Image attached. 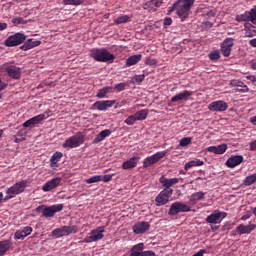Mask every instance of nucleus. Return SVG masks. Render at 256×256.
I'll list each match as a JSON object with an SVG mask.
<instances>
[{
	"mask_svg": "<svg viewBox=\"0 0 256 256\" xmlns=\"http://www.w3.org/2000/svg\"><path fill=\"white\" fill-rule=\"evenodd\" d=\"M195 5V0H177L176 15L181 21H187L191 15V8Z\"/></svg>",
	"mask_w": 256,
	"mask_h": 256,
	"instance_id": "nucleus-1",
	"label": "nucleus"
},
{
	"mask_svg": "<svg viewBox=\"0 0 256 256\" xmlns=\"http://www.w3.org/2000/svg\"><path fill=\"white\" fill-rule=\"evenodd\" d=\"M90 57L99 63H113L115 61V55L105 48H94L90 50Z\"/></svg>",
	"mask_w": 256,
	"mask_h": 256,
	"instance_id": "nucleus-2",
	"label": "nucleus"
},
{
	"mask_svg": "<svg viewBox=\"0 0 256 256\" xmlns=\"http://www.w3.org/2000/svg\"><path fill=\"white\" fill-rule=\"evenodd\" d=\"M85 143V135L79 132L74 136L69 137L66 141L62 144L64 149H75L77 147H81Z\"/></svg>",
	"mask_w": 256,
	"mask_h": 256,
	"instance_id": "nucleus-3",
	"label": "nucleus"
},
{
	"mask_svg": "<svg viewBox=\"0 0 256 256\" xmlns=\"http://www.w3.org/2000/svg\"><path fill=\"white\" fill-rule=\"evenodd\" d=\"M27 188V180H22L17 183H15L13 186L7 189L5 201L9 199H13L16 195H20V193H23L25 189Z\"/></svg>",
	"mask_w": 256,
	"mask_h": 256,
	"instance_id": "nucleus-4",
	"label": "nucleus"
},
{
	"mask_svg": "<svg viewBox=\"0 0 256 256\" xmlns=\"http://www.w3.org/2000/svg\"><path fill=\"white\" fill-rule=\"evenodd\" d=\"M43 217H55V213L63 211V204H55L52 206L40 205L36 208V213H41Z\"/></svg>",
	"mask_w": 256,
	"mask_h": 256,
	"instance_id": "nucleus-5",
	"label": "nucleus"
},
{
	"mask_svg": "<svg viewBox=\"0 0 256 256\" xmlns=\"http://www.w3.org/2000/svg\"><path fill=\"white\" fill-rule=\"evenodd\" d=\"M77 231H79V228L75 225L62 226L60 228L54 229L51 235L52 237H55V239H60V237H67L71 235V233H77Z\"/></svg>",
	"mask_w": 256,
	"mask_h": 256,
	"instance_id": "nucleus-6",
	"label": "nucleus"
},
{
	"mask_svg": "<svg viewBox=\"0 0 256 256\" xmlns=\"http://www.w3.org/2000/svg\"><path fill=\"white\" fill-rule=\"evenodd\" d=\"M189 211H191V206L183 202H174L169 208L168 215L175 217V215H179V213H189Z\"/></svg>",
	"mask_w": 256,
	"mask_h": 256,
	"instance_id": "nucleus-7",
	"label": "nucleus"
},
{
	"mask_svg": "<svg viewBox=\"0 0 256 256\" xmlns=\"http://www.w3.org/2000/svg\"><path fill=\"white\" fill-rule=\"evenodd\" d=\"M25 39H27V36H25V34L21 32H18V33H15L14 35L9 36L4 41V45L5 47H17L22 43H25Z\"/></svg>",
	"mask_w": 256,
	"mask_h": 256,
	"instance_id": "nucleus-8",
	"label": "nucleus"
},
{
	"mask_svg": "<svg viewBox=\"0 0 256 256\" xmlns=\"http://www.w3.org/2000/svg\"><path fill=\"white\" fill-rule=\"evenodd\" d=\"M1 71H3V73H7L8 77L11 79H21V68L15 65L5 63L1 66Z\"/></svg>",
	"mask_w": 256,
	"mask_h": 256,
	"instance_id": "nucleus-9",
	"label": "nucleus"
},
{
	"mask_svg": "<svg viewBox=\"0 0 256 256\" xmlns=\"http://www.w3.org/2000/svg\"><path fill=\"white\" fill-rule=\"evenodd\" d=\"M172 195H173V189L162 190L155 198L156 206L161 207L163 205H167Z\"/></svg>",
	"mask_w": 256,
	"mask_h": 256,
	"instance_id": "nucleus-10",
	"label": "nucleus"
},
{
	"mask_svg": "<svg viewBox=\"0 0 256 256\" xmlns=\"http://www.w3.org/2000/svg\"><path fill=\"white\" fill-rule=\"evenodd\" d=\"M227 217L226 212H221L220 210H214V212L208 215L205 219L206 223L209 225H219Z\"/></svg>",
	"mask_w": 256,
	"mask_h": 256,
	"instance_id": "nucleus-11",
	"label": "nucleus"
},
{
	"mask_svg": "<svg viewBox=\"0 0 256 256\" xmlns=\"http://www.w3.org/2000/svg\"><path fill=\"white\" fill-rule=\"evenodd\" d=\"M165 155H167V152L160 151L151 156L146 157L143 160V168L147 169V167H151V165H155V163H157L158 161H161V159H163Z\"/></svg>",
	"mask_w": 256,
	"mask_h": 256,
	"instance_id": "nucleus-12",
	"label": "nucleus"
},
{
	"mask_svg": "<svg viewBox=\"0 0 256 256\" xmlns=\"http://www.w3.org/2000/svg\"><path fill=\"white\" fill-rule=\"evenodd\" d=\"M105 226H99L96 229L91 230L90 236L85 238V243H93L95 241H101L105 237Z\"/></svg>",
	"mask_w": 256,
	"mask_h": 256,
	"instance_id": "nucleus-13",
	"label": "nucleus"
},
{
	"mask_svg": "<svg viewBox=\"0 0 256 256\" xmlns=\"http://www.w3.org/2000/svg\"><path fill=\"white\" fill-rule=\"evenodd\" d=\"M209 111L223 113L229 109V104L223 100H216L208 105Z\"/></svg>",
	"mask_w": 256,
	"mask_h": 256,
	"instance_id": "nucleus-14",
	"label": "nucleus"
},
{
	"mask_svg": "<svg viewBox=\"0 0 256 256\" xmlns=\"http://www.w3.org/2000/svg\"><path fill=\"white\" fill-rule=\"evenodd\" d=\"M234 39L233 38H226L220 47V51L223 55V57H229L231 55V50L233 49L234 45Z\"/></svg>",
	"mask_w": 256,
	"mask_h": 256,
	"instance_id": "nucleus-15",
	"label": "nucleus"
},
{
	"mask_svg": "<svg viewBox=\"0 0 256 256\" xmlns=\"http://www.w3.org/2000/svg\"><path fill=\"white\" fill-rule=\"evenodd\" d=\"M61 181H62L61 177L52 178L42 186V191H44V193H49V191H53V189H57V187L61 185Z\"/></svg>",
	"mask_w": 256,
	"mask_h": 256,
	"instance_id": "nucleus-16",
	"label": "nucleus"
},
{
	"mask_svg": "<svg viewBox=\"0 0 256 256\" xmlns=\"http://www.w3.org/2000/svg\"><path fill=\"white\" fill-rule=\"evenodd\" d=\"M31 233H33V228L31 226H25L14 233V239H16V241H23V239L29 237Z\"/></svg>",
	"mask_w": 256,
	"mask_h": 256,
	"instance_id": "nucleus-17",
	"label": "nucleus"
},
{
	"mask_svg": "<svg viewBox=\"0 0 256 256\" xmlns=\"http://www.w3.org/2000/svg\"><path fill=\"white\" fill-rule=\"evenodd\" d=\"M115 100H98L93 104V107L98 111H107V109L113 107Z\"/></svg>",
	"mask_w": 256,
	"mask_h": 256,
	"instance_id": "nucleus-18",
	"label": "nucleus"
},
{
	"mask_svg": "<svg viewBox=\"0 0 256 256\" xmlns=\"http://www.w3.org/2000/svg\"><path fill=\"white\" fill-rule=\"evenodd\" d=\"M150 227L149 222H138L132 227V231L135 235H142L143 233H147Z\"/></svg>",
	"mask_w": 256,
	"mask_h": 256,
	"instance_id": "nucleus-19",
	"label": "nucleus"
},
{
	"mask_svg": "<svg viewBox=\"0 0 256 256\" xmlns=\"http://www.w3.org/2000/svg\"><path fill=\"white\" fill-rule=\"evenodd\" d=\"M256 229V224L249 223L248 225L240 224L236 227V231H238L239 235H249L253 233Z\"/></svg>",
	"mask_w": 256,
	"mask_h": 256,
	"instance_id": "nucleus-20",
	"label": "nucleus"
},
{
	"mask_svg": "<svg viewBox=\"0 0 256 256\" xmlns=\"http://www.w3.org/2000/svg\"><path fill=\"white\" fill-rule=\"evenodd\" d=\"M243 163V156L241 155H232L227 161L226 166L230 169H235L238 165Z\"/></svg>",
	"mask_w": 256,
	"mask_h": 256,
	"instance_id": "nucleus-21",
	"label": "nucleus"
},
{
	"mask_svg": "<svg viewBox=\"0 0 256 256\" xmlns=\"http://www.w3.org/2000/svg\"><path fill=\"white\" fill-rule=\"evenodd\" d=\"M230 85H231V87H241V89L235 88L236 93H249V87L247 85H245V83H243V81L231 80Z\"/></svg>",
	"mask_w": 256,
	"mask_h": 256,
	"instance_id": "nucleus-22",
	"label": "nucleus"
},
{
	"mask_svg": "<svg viewBox=\"0 0 256 256\" xmlns=\"http://www.w3.org/2000/svg\"><path fill=\"white\" fill-rule=\"evenodd\" d=\"M159 182L161 183L162 187H165V189H171L173 185H177L179 183V178H165V176H161L159 179Z\"/></svg>",
	"mask_w": 256,
	"mask_h": 256,
	"instance_id": "nucleus-23",
	"label": "nucleus"
},
{
	"mask_svg": "<svg viewBox=\"0 0 256 256\" xmlns=\"http://www.w3.org/2000/svg\"><path fill=\"white\" fill-rule=\"evenodd\" d=\"M192 95H193L192 92H190L188 90H184L183 92L173 96L171 98V102L172 103H179V101H187V99H189Z\"/></svg>",
	"mask_w": 256,
	"mask_h": 256,
	"instance_id": "nucleus-24",
	"label": "nucleus"
},
{
	"mask_svg": "<svg viewBox=\"0 0 256 256\" xmlns=\"http://www.w3.org/2000/svg\"><path fill=\"white\" fill-rule=\"evenodd\" d=\"M140 160H141V157L133 156L129 160L123 162L122 169H125V170H127V169H135V167H137V163H139Z\"/></svg>",
	"mask_w": 256,
	"mask_h": 256,
	"instance_id": "nucleus-25",
	"label": "nucleus"
},
{
	"mask_svg": "<svg viewBox=\"0 0 256 256\" xmlns=\"http://www.w3.org/2000/svg\"><path fill=\"white\" fill-rule=\"evenodd\" d=\"M209 153H214V155H223L227 151V144H220L218 146H210L207 148Z\"/></svg>",
	"mask_w": 256,
	"mask_h": 256,
	"instance_id": "nucleus-26",
	"label": "nucleus"
},
{
	"mask_svg": "<svg viewBox=\"0 0 256 256\" xmlns=\"http://www.w3.org/2000/svg\"><path fill=\"white\" fill-rule=\"evenodd\" d=\"M41 45V41L28 39L25 43L20 47L22 51H29V49H33V47H39Z\"/></svg>",
	"mask_w": 256,
	"mask_h": 256,
	"instance_id": "nucleus-27",
	"label": "nucleus"
},
{
	"mask_svg": "<svg viewBox=\"0 0 256 256\" xmlns=\"http://www.w3.org/2000/svg\"><path fill=\"white\" fill-rule=\"evenodd\" d=\"M163 5V0H150L144 4V9L148 11H155V7L159 8Z\"/></svg>",
	"mask_w": 256,
	"mask_h": 256,
	"instance_id": "nucleus-28",
	"label": "nucleus"
},
{
	"mask_svg": "<svg viewBox=\"0 0 256 256\" xmlns=\"http://www.w3.org/2000/svg\"><path fill=\"white\" fill-rule=\"evenodd\" d=\"M111 135V131L109 129L102 130L92 141L93 145H97V143H101V141H105L106 137Z\"/></svg>",
	"mask_w": 256,
	"mask_h": 256,
	"instance_id": "nucleus-29",
	"label": "nucleus"
},
{
	"mask_svg": "<svg viewBox=\"0 0 256 256\" xmlns=\"http://www.w3.org/2000/svg\"><path fill=\"white\" fill-rule=\"evenodd\" d=\"M143 59V55L141 54H135L126 59V66L127 67H133V65H137Z\"/></svg>",
	"mask_w": 256,
	"mask_h": 256,
	"instance_id": "nucleus-30",
	"label": "nucleus"
},
{
	"mask_svg": "<svg viewBox=\"0 0 256 256\" xmlns=\"http://www.w3.org/2000/svg\"><path fill=\"white\" fill-rule=\"evenodd\" d=\"M11 247H13V242L11 240L0 241V256L5 255Z\"/></svg>",
	"mask_w": 256,
	"mask_h": 256,
	"instance_id": "nucleus-31",
	"label": "nucleus"
},
{
	"mask_svg": "<svg viewBox=\"0 0 256 256\" xmlns=\"http://www.w3.org/2000/svg\"><path fill=\"white\" fill-rule=\"evenodd\" d=\"M203 199H205V192H195L190 196V203H193V205H195L198 203V201H203Z\"/></svg>",
	"mask_w": 256,
	"mask_h": 256,
	"instance_id": "nucleus-32",
	"label": "nucleus"
},
{
	"mask_svg": "<svg viewBox=\"0 0 256 256\" xmlns=\"http://www.w3.org/2000/svg\"><path fill=\"white\" fill-rule=\"evenodd\" d=\"M201 165H205V162H203V160L194 159L192 161L187 162L184 165V169L185 171H189V169H191L192 167H201Z\"/></svg>",
	"mask_w": 256,
	"mask_h": 256,
	"instance_id": "nucleus-33",
	"label": "nucleus"
},
{
	"mask_svg": "<svg viewBox=\"0 0 256 256\" xmlns=\"http://www.w3.org/2000/svg\"><path fill=\"white\" fill-rule=\"evenodd\" d=\"M113 91V86H105L104 88L98 90L96 97L98 99H105L107 97V94Z\"/></svg>",
	"mask_w": 256,
	"mask_h": 256,
	"instance_id": "nucleus-34",
	"label": "nucleus"
},
{
	"mask_svg": "<svg viewBox=\"0 0 256 256\" xmlns=\"http://www.w3.org/2000/svg\"><path fill=\"white\" fill-rule=\"evenodd\" d=\"M149 115V110L142 109L134 114V117L136 118V121H145L147 119V116Z\"/></svg>",
	"mask_w": 256,
	"mask_h": 256,
	"instance_id": "nucleus-35",
	"label": "nucleus"
},
{
	"mask_svg": "<svg viewBox=\"0 0 256 256\" xmlns=\"http://www.w3.org/2000/svg\"><path fill=\"white\" fill-rule=\"evenodd\" d=\"M63 158V153L61 152H55L52 157L50 158V165L51 167H57V162L61 161Z\"/></svg>",
	"mask_w": 256,
	"mask_h": 256,
	"instance_id": "nucleus-36",
	"label": "nucleus"
},
{
	"mask_svg": "<svg viewBox=\"0 0 256 256\" xmlns=\"http://www.w3.org/2000/svg\"><path fill=\"white\" fill-rule=\"evenodd\" d=\"M256 182V174H252L247 176L244 181H243V185L245 187H249L250 185H253V183Z\"/></svg>",
	"mask_w": 256,
	"mask_h": 256,
	"instance_id": "nucleus-37",
	"label": "nucleus"
},
{
	"mask_svg": "<svg viewBox=\"0 0 256 256\" xmlns=\"http://www.w3.org/2000/svg\"><path fill=\"white\" fill-rule=\"evenodd\" d=\"M131 21V18L129 15H122L115 19L114 23L115 25H122L123 23H129Z\"/></svg>",
	"mask_w": 256,
	"mask_h": 256,
	"instance_id": "nucleus-38",
	"label": "nucleus"
},
{
	"mask_svg": "<svg viewBox=\"0 0 256 256\" xmlns=\"http://www.w3.org/2000/svg\"><path fill=\"white\" fill-rule=\"evenodd\" d=\"M208 57L210 61H219V59H221V53L219 52V50H215L210 52Z\"/></svg>",
	"mask_w": 256,
	"mask_h": 256,
	"instance_id": "nucleus-39",
	"label": "nucleus"
},
{
	"mask_svg": "<svg viewBox=\"0 0 256 256\" xmlns=\"http://www.w3.org/2000/svg\"><path fill=\"white\" fill-rule=\"evenodd\" d=\"M250 13L249 12H245L244 14H240V15H237L236 16V21L238 22V23H241V22H243V21H250Z\"/></svg>",
	"mask_w": 256,
	"mask_h": 256,
	"instance_id": "nucleus-40",
	"label": "nucleus"
},
{
	"mask_svg": "<svg viewBox=\"0 0 256 256\" xmlns=\"http://www.w3.org/2000/svg\"><path fill=\"white\" fill-rule=\"evenodd\" d=\"M62 3L64 5H74V7H77L79 5H83L82 0H63Z\"/></svg>",
	"mask_w": 256,
	"mask_h": 256,
	"instance_id": "nucleus-41",
	"label": "nucleus"
},
{
	"mask_svg": "<svg viewBox=\"0 0 256 256\" xmlns=\"http://www.w3.org/2000/svg\"><path fill=\"white\" fill-rule=\"evenodd\" d=\"M193 141V138L191 137H184L180 140V147H187V145H191V142Z\"/></svg>",
	"mask_w": 256,
	"mask_h": 256,
	"instance_id": "nucleus-42",
	"label": "nucleus"
},
{
	"mask_svg": "<svg viewBox=\"0 0 256 256\" xmlns=\"http://www.w3.org/2000/svg\"><path fill=\"white\" fill-rule=\"evenodd\" d=\"M45 119V114H39L37 116L32 117V121L35 125H39V123H41V121H45Z\"/></svg>",
	"mask_w": 256,
	"mask_h": 256,
	"instance_id": "nucleus-43",
	"label": "nucleus"
},
{
	"mask_svg": "<svg viewBox=\"0 0 256 256\" xmlns=\"http://www.w3.org/2000/svg\"><path fill=\"white\" fill-rule=\"evenodd\" d=\"M13 25H27V20L23 19V17H17L12 19Z\"/></svg>",
	"mask_w": 256,
	"mask_h": 256,
	"instance_id": "nucleus-44",
	"label": "nucleus"
},
{
	"mask_svg": "<svg viewBox=\"0 0 256 256\" xmlns=\"http://www.w3.org/2000/svg\"><path fill=\"white\" fill-rule=\"evenodd\" d=\"M99 182H101V175L92 176L86 180V183L88 185H91V183H99Z\"/></svg>",
	"mask_w": 256,
	"mask_h": 256,
	"instance_id": "nucleus-45",
	"label": "nucleus"
},
{
	"mask_svg": "<svg viewBox=\"0 0 256 256\" xmlns=\"http://www.w3.org/2000/svg\"><path fill=\"white\" fill-rule=\"evenodd\" d=\"M248 13L250 14L249 18L251 23H253V25H256V7L252 8Z\"/></svg>",
	"mask_w": 256,
	"mask_h": 256,
	"instance_id": "nucleus-46",
	"label": "nucleus"
},
{
	"mask_svg": "<svg viewBox=\"0 0 256 256\" xmlns=\"http://www.w3.org/2000/svg\"><path fill=\"white\" fill-rule=\"evenodd\" d=\"M135 121H137V118H135V114H133L128 116L124 123H126V125H135Z\"/></svg>",
	"mask_w": 256,
	"mask_h": 256,
	"instance_id": "nucleus-47",
	"label": "nucleus"
},
{
	"mask_svg": "<svg viewBox=\"0 0 256 256\" xmlns=\"http://www.w3.org/2000/svg\"><path fill=\"white\" fill-rule=\"evenodd\" d=\"M126 87H127V83L121 82V83L116 84V85L114 86V89H115L116 91L121 92V91H125V88H126Z\"/></svg>",
	"mask_w": 256,
	"mask_h": 256,
	"instance_id": "nucleus-48",
	"label": "nucleus"
},
{
	"mask_svg": "<svg viewBox=\"0 0 256 256\" xmlns=\"http://www.w3.org/2000/svg\"><path fill=\"white\" fill-rule=\"evenodd\" d=\"M250 29H253V32H250L248 28H245L246 37H255V35H256V27L253 26V25H250Z\"/></svg>",
	"mask_w": 256,
	"mask_h": 256,
	"instance_id": "nucleus-49",
	"label": "nucleus"
},
{
	"mask_svg": "<svg viewBox=\"0 0 256 256\" xmlns=\"http://www.w3.org/2000/svg\"><path fill=\"white\" fill-rule=\"evenodd\" d=\"M134 81L136 83H143V81H145V74L135 75L134 76Z\"/></svg>",
	"mask_w": 256,
	"mask_h": 256,
	"instance_id": "nucleus-50",
	"label": "nucleus"
},
{
	"mask_svg": "<svg viewBox=\"0 0 256 256\" xmlns=\"http://www.w3.org/2000/svg\"><path fill=\"white\" fill-rule=\"evenodd\" d=\"M35 122L33 121V119L32 118H30L29 120H27V121H25L24 123H23V127H35Z\"/></svg>",
	"mask_w": 256,
	"mask_h": 256,
	"instance_id": "nucleus-51",
	"label": "nucleus"
},
{
	"mask_svg": "<svg viewBox=\"0 0 256 256\" xmlns=\"http://www.w3.org/2000/svg\"><path fill=\"white\" fill-rule=\"evenodd\" d=\"M35 122L33 121V119L32 118H30L29 120H27V121H25L24 123H23V127H35Z\"/></svg>",
	"mask_w": 256,
	"mask_h": 256,
	"instance_id": "nucleus-52",
	"label": "nucleus"
},
{
	"mask_svg": "<svg viewBox=\"0 0 256 256\" xmlns=\"http://www.w3.org/2000/svg\"><path fill=\"white\" fill-rule=\"evenodd\" d=\"M111 179H113V175L111 174H106L104 176L101 175V181H103L104 183H109Z\"/></svg>",
	"mask_w": 256,
	"mask_h": 256,
	"instance_id": "nucleus-53",
	"label": "nucleus"
},
{
	"mask_svg": "<svg viewBox=\"0 0 256 256\" xmlns=\"http://www.w3.org/2000/svg\"><path fill=\"white\" fill-rule=\"evenodd\" d=\"M164 27H169V25H172L173 24V19L171 17H166L164 18Z\"/></svg>",
	"mask_w": 256,
	"mask_h": 256,
	"instance_id": "nucleus-54",
	"label": "nucleus"
},
{
	"mask_svg": "<svg viewBox=\"0 0 256 256\" xmlns=\"http://www.w3.org/2000/svg\"><path fill=\"white\" fill-rule=\"evenodd\" d=\"M146 65H157V60L153 58H147L145 61Z\"/></svg>",
	"mask_w": 256,
	"mask_h": 256,
	"instance_id": "nucleus-55",
	"label": "nucleus"
},
{
	"mask_svg": "<svg viewBox=\"0 0 256 256\" xmlns=\"http://www.w3.org/2000/svg\"><path fill=\"white\" fill-rule=\"evenodd\" d=\"M173 11H177L176 2L171 7L168 8L167 15H171Z\"/></svg>",
	"mask_w": 256,
	"mask_h": 256,
	"instance_id": "nucleus-56",
	"label": "nucleus"
},
{
	"mask_svg": "<svg viewBox=\"0 0 256 256\" xmlns=\"http://www.w3.org/2000/svg\"><path fill=\"white\" fill-rule=\"evenodd\" d=\"M246 79H248V81H251V83H253V85H256V75L246 76Z\"/></svg>",
	"mask_w": 256,
	"mask_h": 256,
	"instance_id": "nucleus-57",
	"label": "nucleus"
},
{
	"mask_svg": "<svg viewBox=\"0 0 256 256\" xmlns=\"http://www.w3.org/2000/svg\"><path fill=\"white\" fill-rule=\"evenodd\" d=\"M250 151H256V140L250 142Z\"/></svg>",
	"mask_w": 256,
	"mask_h": 256,
	"instance_id": "nucleus-58",
	"label": "nucleus"
},
{
	"mask_svg": "<svg viewBox=\"0 0 256 256\" xmlns=\"http://www.w3.org/2000/svg\"><path fill=\"white\" fill-rule=\"evenodd\" d=\"M7 27H8V25H7V23H1L0 22V31H5V29H7Z\"/></svg>",
	"mask_w": 256,
	"mask_h": 256,
	"instance_id": "nucleus-59",
	"label": "nucleus"
},
{
	"mask_svg": "<svg viewBox=\"0 0 256 256\" xmlns=\"http://www.w3.org/2000/svg\"><path fill=\"white\" fill-rule=\"evenodd\" d=\"M250 67H251V69H253V71H256V60H252L250 62Z\"/></svg>",
	"mask_w": 256,
	"mask_h": 256,
	"instance_id": "nucleus-60",
	"label": "nucleus"
},
{
	"mask_svg": "<svg viewBox=\"0 0 256 256\" xmlns=\"http://www.w3.org/2000/svg\"><path fill=\"white\" fill-rule=\"evenodd\" d=\"M249 45H250L251 47H255V48H256V38L251 39V40L249 41Z\"/></svg>",
	"mask_w": 256,
	"mask_h": 256,
	"instance_id": "nucleus-61",
	"label": "nucleus"
},
{
	"mask_svg": "<svg viewBox=\"0 0 256 256\" xmlns=\"http://www.w3.org/2000/svg\"><path fill=\"white\" fill-rule=\"evenodd\" d=\"M207 17H215V11L210 10L206 13Z\"/></svg>",
	"mask_w": 256,
	"mask_h": 256,
	"instance_id": "nucleus-62",
	"label": "nucleus"
},
{
	"mask_svg": "<svg viewBox=\"0 0 256 256\" xmlns=\"http://www.w3.org/2000/svg\"><path fill=\"white\" fill-rule=\"evenodd\" d=\"M5 87H7V84H5V82L0 80V91H3V89H5Z\"/></svg>",
	"mask_w": 256,
	"mask_h": 256,
	"instance_id": "nucleus-63",
	"label": "nucleus"
},
{
	"mask_svg": "<svg viewBox=\"0 0 256 256\" xmlns=\"http://www.w3.org/2000/svg\"><path fill=\"white\" fill-rule=\"evenodd\" d=\"M250 123H252V125H256V116L250 118Z\"/></svg>",
	"mask_w": 256,
	"mask_h": 256,
	"instance_id": "nucleus-64",
	"label": "nucleus"
}]
</instances>
